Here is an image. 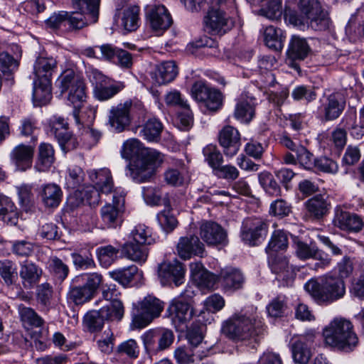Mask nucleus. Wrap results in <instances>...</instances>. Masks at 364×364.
Returning <instances> with one entry per match:
<instances>
[{"label": "nucleus", "mask_w": 364, "mask_h": 364, "mask_svg": "<svg viewBox=\"0 0 364 364\" xmlns=\"http://www.w3.org/2000/svg\"><path fill=\"white\" fill-rule=\"evenodd\" d=\"M122 158L133 159L128 166L127 173L132 180L137 183L151 182L157 170L165 160L164 155L156 149L143 147L136 139L126 141L121 150Z\"/></svg>", "instance_id": "f257e3e1"}, {"label": "nucleus", "mask_w": 364, "mask_h": 364, "mask_svg": "<svg viewBox=\"0 0 364 364\" xmlns=\"http://www.w3.org/2000/svg\"><path fill=\"white\" fill-rule=\"evenodd\" d=\"M56 84L61 93H68V101L73 107L75 124L89 127L95 118L96 109L86 105L85 86L82 78L73 70H68L58 77Z\"/></svg>", "instance_id": "f03ea898"}, {"label": "nucleus", "mask_w": 364, "mask_h": 364, "mask_svg": "<svg viewBox=\"0 0 364 364\" xmlns=\"http://www.w3.org/2000/svg\"><path fill=\"white\" fill-rule=\"evenodd\" d=\"M304 288L318 305H328L343 298L346 285L343 279L326 274L308 280Z\"/></svg>", "instance_id": "7ed1b4c3"}, {"label": "nucleus", "mask_w": 364, "mask_h": 364, "mask_svg": "<svg viewBox=\"0 0 364 364\" xmlns=\"http://www.w3.org/2000/svg\"><path fill=\"white\" fill-rule=\"evenodd\" d=\"M325 343L346 353L353 351L358 344V337L352 322L343 317L334 318L323 329Z\"/></svg>", "instance_id": "20e7f679"}, {"label": "nucleus", "mask_w": 364, "mask_h": 364, "mask_svg": "<svg viewBox=\"0 0 364 364\" xmlns=\"http://www.w3.org/2000/svg\"><path fill=\"white\" fill-rule=\"evenodd\" d=\"M222 330L230 339L243 341L261 334L263 327L262 322L257 319V316L237 314L223 323Z\"/></svg>", "instance_id": "39448f33"}, {"label": "nucleus", "mask_w": 364, "mask_h": 364, "mask_svg": "<svg viewBox=\"0 0 364 364\" xmlns=\"http://www.w3.org/2000/svg\"><path fill=\"white\" fill-rule=\"evenodd\" d=\"M100 0H73V8L79 12L68 13L69 28L81 29L98 21Z\"/></svg>", "instance_id": "423d86ee"}, {"label": "nucleus", "mask_w": 364, "mask_h": 364, "mask_svg": "<svg viewBox=\"0 0 364 364\" xmlns=\"http://www.w3.org/2000/svg\"><path fill=\"white\" fill-rule=\"evenodd\" d=\"M75 281L76 283H82V285L72 287L68 296L76 305H80L93 298L102 282V277L97 273L83 274L77 276Z\"/></svg>", "instance_id": "0eeeda50"}, {"label": "nucleus", "mask_w": 364, "mask_h": 364, "mask_svg": "<svg viewBox=\"0 0 364 364\" xmlns=\"http://www.w3.org/2000/svg\"><path fill=\"white\" fill-rule=\"evenodd\" d=\"M164 309L163 302L149 295L138 304L132 316V329H141L147 326L154 318L159 316Z\"/></svg>", "instance_id": "6e6552de"}, {"label": "nucleus", "mask_w": 364, "mask_h": 364, "mask_svg": "<svg viewBox=\"0 0 364 364\" xmlns=\"http://www.w3.org/2000/svg\"><path fill=\"white\" fill-rule=\"evenodd\" d=\"M321 8L318 0H299V9L301 14H299L296 11L286 6L284 20L287 23L304 30L309 16L318 14Z\"/></svg>", "instance_id": "1a4fd4ad"}, {"label": "nucleus", "mask_w": 364, "mask_h": 364, "mask_svg": "<svg viewBox=\"0 0 364 364\" xmlns=\"http://www.w3.org/2000/svg\"><path fill=\"white\" fill-rule=\"evenodd\" d=\"M125 193L114 190L112 203L102 207L100 213L104 225L107 228H116L122 223V217L124 211Z\"/></svg>", "instance_id": "9d476101"}, {"label": "nucleus", "mask_w": 364, "mask_h": 364, "mask_svg": "<svg viewBox=\"0 0 364 364\" xmlns=\"http://www.w3.org/2000/svg\"><path fill=\"white\" fill-rule=\"evenodd\" d=\"M268 223L262 218H247L244 220L240 232L242 240L250 245H256L268 232Z\"/></svg>", "instance_id": "9b49d317"}, {"label": "nucleus", "mask_w": 364, "mask_h": 364, "mask_svg": "<svg viewBox=\"0 0 364 364\" xmlns=\"http://www.w3.org/2000/svg\"><path fill=\"white\" fill-rule=\"evenodd\" d=\"M146 17L150 27L158 35L162 34L173 23L170 13L162 4L147 6Z\"/></svg>", "instance_id": "f8f14e48"}, {"label": "nucleus", "mask_w": 364, "mask_h": 364, "mask_svg": "<svg viewBox=\"0 0 364 364\" xmlns=\"http://www.w3.org/2000/svg\"><path fill=\"white\" fill-rule=\"evenodd\" d=\"M132 101L127 100L112 106L108 112V124L117 132H123L131 122Z\"/></svg>", "instance_id": "ddd939ff"}, {"label": "nucleus", "mask_w": 364, "mask_h": 364, "mask_svg": "<svg viewBox=\"0 0 364 364\" xmlns=\"http://www.w3.org/2000/svg\"><path fill=\"white\" fill-rule=\"evenodd\" d=\"M158 274L163 285L173 282L176 287H178L184 282L185 269L182 263L175 259L161 264Z\"/></svg>", "instance_id": "4468645a"}, {"label": "nucleus", "mask_w": 364, "mask_h": 364, "mask_svg": "<svg viewBox=\"0 0 364 364\" xmlns=\"http://www.w3.org/2000/svg\"><path fill=\"white\" fill-rule=\"evenodd\" d=\"M200 236L208 245H225L228 243L226 231L215 222L203 223L200 227Z\"/></svg>", "instance_id": "2eb2a0df"}, {"label": "nucleus", "mask_w": 364, "mask_h": 364, "mask_svg": "<svg viewBox=\"0 0 364 364\" xmlns=\"http://www.w3.org/2000/svg\"><path fill=\"white\" fill-rule=\"evenodd\" d=\"M205 251L204 245L196 235L181 237L176 245L177 255L186 260L193 256L202 257Z\"/></svg>", "instance_id": "dca6fc26"}, {"label": "nucleus", "mask_w": 364, "mask_h": 364, "mask_svg": "<svg viewBox=\"0 0 364 364\" xmlns=\"http://www.w3.org/2000/svg\"><path fill=\"white\" fill-rule=\"evenodd\" d=\"M333 224L342 230L352 232H358L364 227V221L359 215L340 208L335 210Z\"/></svg>", "instance_id": "f3484780"}, {"label": "nucleus", "mask_w": 364, "mask_h": 364, "mask_svg": "<svg viewBox=\"0 0 364 364\" xmlns=\"http://www.w3.org/2000/svg\"><path fill=\"white\" fill-rule=\"evenodd\" d=\"M34 150L33 146L24 144H20L12 149L10 160L17 171H26L31 168Z\"/></svg>", "instance_id": "a211bd4d"}, {"label": "nucleus", "mask_w": 364, "mask_h": 364, "mask_svg": "<svg viewBox=\"0 0 364 364\" xmlns=\"http://www.w3.org/2000/svg\"><path fill=\"white\" fill-rule=\"evenodd\" d=\"M90 79L92 83L95 85L94 94L99 100H107L120 90L119 87L117 85H107L106 77L97 70L92 71Z\"/></svg>", "instance_id": "6ab92c4d"}, {"label": "nucleus", "mask_w": 364, "mask_h": 364, "mask_svg": "<svg viewBox=\"0 0 364 364\" xmlns=\"http://www.w3.org/2000/svg\"><path fill=\"white\" fill-rule=\"evenodd\" d=\"M245 277L242 272L236 268L223 269L219 275V282L225 292H234L242 288Z\"/></svg>", "instance_id": "aec40b11"}, {"label": "nucleus", "mask_w": 364, "mask_h": 364, "mask_svg": "<svg viewBox=\"0 0 364 364\" xmlns=\"http://www.w3.org/2000/svg\"><path fill=\"white\" fill-rule=\"evenodd\" d=\"M219 142L226 156L230 157L235 156L240 146L239 132L232 126L225 127L220 132Z\"/></svg>", "instance_id": "412c9836"}, {"label": "nucleus", "mask_w": 364, "mask_h": 364, "mask_svg": "<svg viewBox=\"0 0 364 364\" xmlns=\"http://www.w3.org/2000/svg\"><path fill=\"white\" fill-rule=\"evenodd\" d=\"M346 104L345 95L343 92H334L326 97L323 105L326 120H334L340 117Z\"/></svg>", "instance_id": "4be33fe9"}, {"label": "nucleus", "mask_w": 364, "mask_h": 364, "mask_svg": "<svg viewBox=\"0 0 364 364\" xmlns=\"http://www.w3.org/2000/svg\"><path fill=\"white\" fill-rule=\"evenodd\" d=\"M190 269L193 279L201 289H213L219 282V276L205 269L201 262L191 263Z\"/></svg>", "instance_id": "5701e85b"}, {"label": "nucleus", "mask_w": 364, "mask_h": 364, "mask_svg": "<svg viewBox=\"0 0 364 364\" xmlns=\"http://www.w3.org/2000/svg\"><path fill=\"white\" fill-rule=\"evenodd\" d=\"M178 75V68L174 61L164 62L151 73L153 82L157 85H166L173 81Z\"/></svg>", "instance_id": "b1692460"}, {"label": "nucleus", "mask_w": 364, "mask_h": 364, "mask_svg": "<svg viewBox=\"0 0 364 364\" xmlns=\"http://www.w3.org/2000/svg\"><path fill=\"white\" fill-rule=\"evenodd\" d=\"M89 176L95 184L93 186L100 190L101 193H114L113 180L111 172L108 168L92 170L89 173Z\"/></svg>", "instance_id": "393cba45"}, {"label": "nucleus", "mask_w": 364, "mask_h": 364, "mask_svg": "<svg viewBox=\"0 0 364 364\" xmlns=\"http://www.w3.org/2000/svg\"><path fill=\"white\" fill-rule=\"evenodd\" d=\"M313 342V336H301L291 347L294 360L299 364L308 363L311 356L309 345Z\"/></svg>", "instance_id": "a878e982"}, {"label": "nucleus", "mask_w": 364, "mask_h": 364, "mask_svg": "<svg viewBox=\"0 0 364 364\" xmlns=\"http://www.w3.org/2000/svg\"><path fill=\"white\" fill-rule=\"evenodd\" d=\"M168 311L173 323L176 327L185 324L190 321L193 316V311L187 302L173 301Z\"/></svg>", "instance_id": "bb28decb"}, {"label": "nucleus", "mask_w": 364, "mask_h": 364, "mask_svg": "<svg viewBox=\"0 0 364 364\" xmlns=\"http://www.w3.org/2000/svg\"><path fill=\"white\" fill-rule=\"evenodd\" d=\"M56 65V60L52 57L37 58L33 64L34 80L51 81V76Z\"/></svg>", "instance_id": "cd10ccee"}, {"label": "nucleus", "mask_w": 364, "mask_h": 364, "mask_svg": "<svg viewBox=\"0 0 364 364\" xmlns=\"http://www.w3.org/2000/svg\"><path fill=\"white\" fill-rule=\"evenodd\" d=\"M19 274L24 288L31 289L38 282L42 270L34 263L26 261L21 264Z\"/></svg>", "instance_id": "c85d7f7f"}, {"label": "nucleus", "mask_w": 364, "mask_h": 364, "mask_svg": "<svg viewBox=\"0 0 364 364\" xmlns=\"http://www.w3.org/2000/svg\"><path fill=\"white\" fill-rule=\"evenodd\" d=\"M39 195L46 207L56 208L61 201L63 192L57 184L48 183L42 186Z\"/></svg>", "instance_id": "c756f323"}, {"label": "nucleus", "mask_w": 364, "mask_h": 364, "mask_svg": "<svg viewBox=\"0 0 364 364\" xmlns=\"http://www.w3.org/2000/svg\"><path fill=\"white\" fill-rule=\"evenodd\" d=\"M52 98L51 81L46 80H34L33 100L36 106L48 104Z\"/></svg>", "instance_id": "7c9ffc66"}, {"label": "nucleus", "mask_w": 364, "mask_h": 364, "mask_svg": "<svg viewBox=\"0 0 364 364\" xmlns=\"http://www.w3.org/2000/svg\"><path fill=\"white\" fill-rule=\"evenodd\" d=\"M112 318L108 310L106 309H100L99 311H91L87 312L83 318L85 327L90 332H96L102 328L104 325L105 318Z\"/></svg>", "instance_id": "2f4dec72"}, {"label": "nucleus", "mask_w": 364, "mask_h": 364, "mask_svg": "<svg viewBox=\"0 0 364 364\" xmlns=\"http://www.w3.org/2000/svg\"><path fill=\"white\" fill-rule=\"evenodd\" d=\"M122 253L127 259L144 263L148 257V249L144 244H139L134 241H129L122 246Z\"/></svg>", "instance_id": "473e14b6"}, {"label": "nucleus", "mask_w": 364, "mask_h": 364, "mask_svg": "<svg viewBox=\"0 0 364 364\" xmlns=\"http://www.w3.org/2000/svg\"><path fill=\"white\" fill-rule=\"evenodd\" d=\"M309 51L310 48L305 38L293 36L289 41L287 54L291 60H304Z\"/></svg>", "instance_id": "72a5a7b5"}, {"label": "nucleus", "mask_w": 364, "mask_h": 364, "mask_svg": "<svg viewBox=\"0 0 364 364\" xmlns=\"http://www.w3.org/2000/svg\"><path fill=\"white\" fill-rule=\"evenodd\" d=\"M271 268L277 275V279L284 281L287 284H289L294 278V270L285 257H278L272 262Z\"/></svg>", "instance_id": "f704fd0d"}, {"label": "nucleus", "mask_w": 364, "mask_h": 364, "mask_svg": "<svg viewBox=\"0 0 364 364\" xmlns=\"http://www.w3.org/2000/svg\"><path fill=\"white\" fill-rule=\"evenodd\" d=\"M18 211L11 200L3 196L0 200V220L10 225H15L18 223Z\"/></svg>", "instance_id": "c9c22d12"}, {"label": "nucleus", "mask_w": 364, "mask_h": 364, "mask_svg": "<svg viewBox=\"0 0 364 364\" xmlns=\"http://www.w3.org/2000/svg\"><path fill=\"white\" fill-rule=\"evenodd\" d=\"M254 105L252 98L242 96L236 104L235 117L242 122H249L255 114Z\"/></svg>", "instance_id": "e433bc0d"}, {"label": "nucleus", "mask_w": 364, "mask_h": 364, "mask_svg": "<svg viewBox=\"0 0 364 364\" xmlns=\"http://www.w3.org/2000/svg\"><path fill=\"white\" fill-rule=\"evenodd\" d=\"M285 36L280 28L267 26L264 31V41L267 47L274 50H281L284 47Z\"/></svg>", "instance_id": "4c0bfd02"}, {"label": "nucleus", "mask_w": 364, "mask_h": 364, "mask_svg": "<svg viewBox=\"0 0 364 364\" xmlns=\"http://www.w3.org/2000/svg\"><path fill=\"white\" fill-rule=\"evenodd\" d=\"M177 168H168L164 173L166 183L172 186H181L186 182L183 162L178 160L176 162Z\"/></svg>", "instance_id": "58836bf2"}, {"label": "nucleus", "mask_w": 364, "mask_h": 364, "mask_svg": "<svg viewBox=\"0 0 364 364\" xmlns=\"http://www.w3.org/2000/svg\"><path fill=\"white\" fill-rule=\"evenodd\" d=\"M209 350L196 349V350H191L185 347H178L174 351V357L176 362L179 364H189L194 362V357L199 360L208 356Z\"/></svg>", "instance_id": "ea45409f"}, {"label": "nucleus", "mask_w": 364, "mask_h": 364, "mask_svg": "<svg viewBox=\"0 0 364 364\" xmlns=\"http://www.w3.org/2000/svg\"><path fill=\"white\" fill-rule=\"evenodd\" d=\"M54 162V150L53 146L43 143L39 146L38 159L35 166L38 171H47Z\"/></svg>", "instance_id": "a19ab883"}, {"label": "nucleus", "mask_w": 364, "mask_h": 364, "mask_svg": "<svg viewBox=\"0 0 364 364\" xmlns=\"http://www.w3.org/2000/svg\"><path fill=\"white\" fill-rule=\"evenodd\" d=\"M309 214L314 218L320 219L326 215L328 210L326 200L320 196H314L305 203Z\"/></svg>", "instance_id": "79ce46f5"}, {"label": "nucleus", "mask_w": 364, "mask_h": 364, "mask_svg": "<svg viewBox=\"0 0 364 364\" xmlns=\"http://www.w3.org/2000/svg\"><path fill=\"white\" fill-rule=\"evenodd\" d=\"M163 125L156 119H148L140 130V135L148 141H156L160 138Z\"/></svg>", "instance_id": "37998d69"}, {"label": "nucleus", "mask_w": 364, "mask_h": 364, "mask_svg": "<svg viewBox=\"0 0 364 364\" xmlns=\"http://www.w3.org/2000/svg\"><path fill=\"white\" fill-rule=\"evenodd\" d=\"M100 191L93 186H86L82 190H77L74 193L76 198H80V201L76 203V205L83 203L85 201L89 205H97L100 201Z\"/></svg>", "instance_id": "c03bdc74"}, {"label": "nucleus", "mask_w": 364, "mask_h": 364, "mask_svg": "<svg viewBox=\"0 0 364 364\" xmlns=\"http://www.w3.org/2000/svg\"><path fill=\"white\" fill-rule=\"evenodd\" d=\"M130 238L139 244L151 245L155 242L151 229L144 224H139L130 232Z\"/></svg>", "instance_id": "a18cd8bd"}, {"label": "nucleus", "mask_w": 364, "mask_h": 364, "mask_svg": "<svg viewBox=\"0 0 364 364\" xmlns=\"http://www.w3.org/2000/svg\"><path fill=\"white\" fill-rule=\"evenodd\" d=\"M102 297L110 302L115 309V316L119 317L122 315V301L119 299L120 296L119 291L117 289L114 284H105L102 287Z\"/></svg>", "instance_id": "49530a36"}, {"label": "nucleus", "mask_w": 364, "mask_h": 364, "mask_svg": "<svg viewBox=\"0 0 364 364\" xmlns=\"http://www.w3.org/2000/svg\"><path fill=\"white\" fill-rule=\"evenodd\" d=\"M139 7L131 6L123 11L122 25L127 31H134L138 28Z\"/></svg>", "instance_id": "de8ad7c7"}, {"label": "nucleus", "mask_w": 364, "mask_h": 364, "mask_svg": "<svg viewBox=\"0 0 364 364\" xmlns=\"http://www.w3.org/2000/svg\"><path fill=\"white\" fill-rule=\"evenodd\" d=\"M287 246V233L283 230H277L272 233L266 250L269 255H272V252L285 250Z\"/></svg>", "instance_id": "09e8293b"}, {"label": "nucleus", "mask_w": 364, "mask_h": 364, "mask_svg": "<svg viewBox=\"0 0 364 364\" xmlns=\"http://www.w3.org/2000/svg\"><path fill=\"white\" fill-rule=\"evenodd\" d=\"M138 273V268L135 265L119 268L109 272L111 277L125 286L129 284Z\"/></svg>", "instance_id": "8fccbe9b"}, {"label": "nucleus", "mask_w": 364, "mask_h": 364, "mask_svg": "<svg viewBox=\"0 0 364 364\" xmlns=\"http://www.w3.org/2000/svg\"><path fill=\"white\" fill-rule=\"evenodd\" d=\"M306 21V28L311 27L315 31H325L328 28L331 23L328 13L321 8L316 15L309 16Z\"/></svg>", "instance_id": "3c124183"}, {"label": "nucleus", "mask_w": 364, "mask_h": 364, "mask_svg": "<svg viewBox=\"0 0 364 364\" xmlns=\"http://www.w3.org/2000/svg\"><path fill=\"white\" fill-rule=\"evenodd\" d=\"M84 172L77 166H70L68 168V175L65 176V185L68 188H78L84 181Z\"/></svg>", "instance_id": "603ef678"}, {"label": "nucleus", "mask_w": 364, "mask_h": 364, "mask_svg": "<svg viewBox=\"0 0 364 364\" xmlns=\"http://www.w3.org/2000/svg\"><path fill=\"white\" fill-rule=\"evenodd\" d=\"M119 250L112 245L100 247L97 249V255L100 264L105 267L112 264L117 257Z\"/></svg>", "instance_id": "864d4df0"}, {"label": "nucleus", "mask_w": 364, "mask_h": 364, "mask_svg": "<svg viewBox=\"0 0 364 364\" xmlns=\"http://www.w3.org/2000/svg\"><path fill=\"white\" fill-rule=\"evenodd\" d=\"M294 246L295 255L301 260L312 259L318 249L316 245H309L301 240H295Z\"/></svg>", "instance_id": "5fc2aeb1"}, {"label": "nucleus", "mask_w": 364, "mask_h": 364, "mask_svg": "<svg viewBox=\"0 0 364 364\" xmlns=\"http://www.w3.org/2000/svg\"><path fill=\"white\" fill-rule=\"evenodd\" d=\"M203 153L205 161L214 170H217L222 165L223 161V156L215 146L208 145L205 146L203 150Z\"/></svg>", "instance_id": "6e6d98bb"}, {"label": "nucleus", "mask_w": 364, "mask_h": 364, "mask_svg": "<svg viewBox=\"0 0 364 364\" xmlns=\"http://www.w3.org/2000/svg\"><path fill=\"white\" fill-rule=\"evenodd\" d=\"M0 274L7 284H12L17 278L16 265L10 260L0 261Z\"/></svg>", "instance_id": "4d7b16f0"}, {"label": "nucleus", "mask_w": 364, "mask_h": 364, "mask_svg": "<svg viewBox=\"0 0 364 364\" xmlns=\"http://www.w3.org/2000/svg\"><path fill=\"white\" fill-rule=\"evenodd\" d=\"M259 14L270 19L277 20L282 14V1L281 0H271L268 2L265 8H262L259 11Z\"/></svg>", "instance_id": "13d9d810"}, {"label": "nucleus", "mask_w": 364, "mask_h": 364, "mask_svg": "<svg viewBox=\"0 0 364 364\" xmlns=\"http://www.w3.org/2000/svg\"><path fill=\"white\" fill-rule=\"evenodd\" d=\"M210 87L205 81L198 80L193 83L191 87V96L197 102H203L208 97L210 92Z\"/></svg>", "instance_id": "bf43d9fd"}, {"label": "nucleus", "mask_w": 364, "mask_h": 364, "mask_svg": "<svg viewBox=\"0 0 364 364\" xmlns=\"http://www.w3.org/2000/svg\"><path fill=\"white\" fill-rule=\"evenodd\" d=\"M56 139L64 151L74 149L78 144L77 139L66 130L62 131L60 133H56Z\"/></svg>", "instance_id": "052dcab7"}, {"label": "nucleus", "mask_w": 364, "mask_h": 364, "mask_svg": "<svg viewBox=\"0 0 364 364\" xmlns=\"http://www.w3.org/2000/svg\"><path fill=\"white\" fill-rule=\"evenodd\" d=\"M157 220L162 229L168 232L172 231L178 224V221L170 210H164L157 215Z\"/></svg>", "instance_id": "680f3d73"}, {"label": "nucleus", "mask_w": 364, "mask_h": 364, "mask_svg": "<svg viewBox=\"0 0 364 364\" xmlns=\"http://www.w3.org/2000/svg\"><path fill=\"white\" fill-rule=\"evenodd\" d=\"M49 268L55 276L60 280L65 279L68 274V266L57 257H53L49 259Z\"/></svg>", "instance_id": "e2e57ef3"}, {"label": "nucleus", "mask_w": 364, "mask_h": 364, "mask_svg": "<svg viewBox=\"0 0 364 364\" xmlns=\"http://www.w3.org/2000/svg\"><path fill=\"white\" fill-rule=\"evenodd\" d=\"M296 155L297 156V161L305 169L311 170L314 168L316 159L314 158V155L304 146L299 147Z\"/></svg>", "instance_id": "0e129e2a"}, {"label": "nucleus", "mask_w": 364, "mask_h": 364, "mask_svg": "<svg viewBox=\"0 0 364 364\" xmlns=\"http://www.w3.org/2000/svg\"><path fill=\"white\" fill-rule=\"evenodd\" d=\"M117 352L126 355L130 358H136L139 356V348L135 340L129 339L118 346Z\"/></svg>", "instance_id": "69168bd1"}, {"label": "nucleus", "mask_w": 364, "mask_h": 364, "mask_svg": "<svg viewBox=\"0 0 364 364\" xmlns=\"http://www.w3.org/2000/svg\"><path fill=\"white\" fill-rule=\"evenodd\" d=\"M157 333L158 329H150L141 336L144 346L149 353H156L157 348Z\"/></svg>", "instance_id": "338daca9"}, {"label": "nucleus", "mask_w": 364, "mask_h": 364, "mask_svg": "<svg viewBox=\"0 0 364 364\" xmlns=\"http://www.w3.org/2000/svg\"><path fill=\"white\" fill-rule=\"evenodd\" d=\"M33 250V244L27 240H16L12 245L13 253L19 257H28Z\"/></svg>", "instance_id": "774afa93"}]
</instances>
